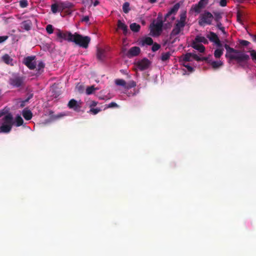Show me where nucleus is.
Returning a JSON list of instances; mask_svg holds the SVG:
<instances>
[{
  "label": "nucleus",
  "mask_w": 256,
  "mask_h": 256,
  "mask_svg": "<svg viewBox=\"0 0 256 256\" xmlns=\"http://www.w3.org/2000/svg\"><path fill=\"white\" fill-rule=\"evenodd\" d=\"M118 28L122 30L124 35L127 34L128 31V26L124 23L122 22L120 20H118Z\"/></svg>",
  "instance_id": "obj_19"
},
{
  "label": "nucleus",
  "mask_w": 256,
  "mask_h": 256,
  "mask_svg": "<svg viewBox=\"0 0 256 256\" xmlns=\"http://www.w3.org/2000/svg\"><path fill=\"white\" fill-rule=\"evenodd\" d=\"M136 64L138 68L140 71H142L148 68L150 62L148 58H144L138 60Z\"/></svg>",
  "instance_id": "obj_10"
},
{
  "label": "nucleus",
  "mask_w": 256,
  "mask_h": 256,
  "mask_svg": "<svg viewBox=\"0 0 256 256\" xmlns=\"http://www.w3.org/2000/svg\"><path fill=\"white\" fill-rule=\"evenodd\" d=\"M8 84L14 88L22 87L24 84V78L18 76H14L8 80Z\"/></svg>",
  "instance_id": "obj_7"
},
{
  "label": "nucleus",
  "mask_w": 256,
  "mask_h": 256,
  "mask_svg": "<svg viewBox=\"0 0 256 256\" xmlns=\"http://www.w3.org/2000/svg\"><path fill=\"white\" fill-rule=\"evenodd\" d=\"M5 112L4 110H0V118H2Z\"/></svg>",
  "instance_id": "obj_58"
},
{
  "label": "nucleus",
  "mask_w": 256,
  "mask_h": 256,
  "mask_svg": "<svg viewBox=\"0 0 256 256\" xmlns=\"http://www.w3.org/2000/svg\"><path fill=\"white\" fill-rule=\"evenodd\" d=\"M58 5L59 12H61L66 8H70L74 6L72 4L68 2H60L58 3Z\"/></svg>",
  "instance_id": "obj_15"
},
{
  "label": "nucleus",
  "mask_w": 256,
  "mask_h": 256,
  "mask_svg": "<svg viewBox=\"0 0 256 256\" xmlns=\"http://www.w3.org/2000/svg\"><path fill=\"white\" fill-rule=\"evenodd\" d=\"M56 36L58 40L62 42L63 40L72 42L74 34H72L70 32H62L60 30H58L56 32Z\"/></svg>",
  "instance_id": "obj_6"
},
{
  "label": "nucleus",
  "mask_w": 256,
  "mask_h": 256,
  "mask_svg": "<svg viewBox=\"0 0 256 256\" xmlns=\"http://www.w3.org/2000/svg\"><path fill=\"white\" fill-rule=\"evenodd\" d=\"M100 111V109L99 108H91L90 110V112L94 114H97L98 112Z\"/></svg>",
  "instance_id": "obj_43"
},
{
  "label": "nucleus",
  "mask_w": 256,
  "mask_h": 256,
  "mask_svg": "<svg viewBox=\"0 0 256 256\" xmlns=\"http://www.w3.org/2000/svg\"><path fill=\"white\" fill-rule=\"evenodd\" d=\"M28 6L27 0H20V6L22 8H25Z\"/></svg>",
  "instance_id": "obj_38"
},
{
  "label": "nucleus",
  "mask_w": 256,
  "mask_h": 256,
  "mask_svg": "<svg viewBox=\"0 0 256 256\" xmlns=\"http://www.w3.org/2000/svg\"><path fill=\"white\" fill-rule=\"evenodd\" d=\"M226 4H227V1L226 0H220V5L221 6H226Z\"/></svg>",
  "instance_id": "obj_50"
},
{
  "label": "nucleus",
  "mask_w": 256,
  "mask_h": 256,
  "mask_svg": "<svg viewBox=\"0 0 256 256\" xmlns=\"http://www.w3.org/2000/svg\"><path fill=\"white\" fill-rule=\"evenodd\" d=\"M148 1L152 4L154 3L156 0H148Z\"/></svg>",
  "instance_id": "obj_60"
},
{
  "label": "nucleus",
  "mask_w": 256,
  "mask_h": 256,
  "mask_svg": "<svg viewBox=\"0 0 256 256\" xmlns=\"http://www.w3.org/2000/svg\"><path fill=\"white\" fill-rule=\"evenodd\" d=\"M90 41V37L88 36H82L76 32L74 34L72 42H74L80 46L86 48Z\"/></svg>",
  "instance_id": "obj_4"
},
{
  "label": "nucleus",
  "mask_w": 256,
  "mask_h": 256,
  "mask_svg": "<svg viewBox=\"0 0 256 256\" xmlns=\"http://www.w3.org/2000/svg\"><path fill=\"white\" fill-rule=\"evenodd\" d=\"M208 64H209L214 69L218 68L223 65V62L221 60H219V61L210 60L209 62H208Z\"/></svg>",
  "instance_id": "obj_21"
},
{
  "label": "nucleus",
  "mask_w": 256,
  "mask_h": 256,
  "mask_svg": "<svg viewBox=\"0 0 256 256\" xmlns=\"http://www.w3.org/2000/svg\"><path fill=\"white\" fill-rule=\"evenodd\" d=\"M214 18L216 23H218V22H220V20L222 18V12H214Z\"/></svg>",
  "instance_id": "obj_27"
},
{
  "label": "nucleus",
  "mask_w": 256,
  "mask_h": 256,
  "mask_svg": "<svg viewBox=\"0 0 256 256\" xmlns=\"http://www.w3.org/2000/svg\"><path fill=\"white\" fill-rule=\"evenodd\" d=\"M242 16V12H241L240 10H238L236 14L237 20L240 22H242L241 17Z\"/></svg>",
  "instance_id": "obj_44"
},
{
  "label": "nucleus",
  "mask_w": 256,
  "mask_h": 256,
  "mask_svg": "<svg viewBox=\"0 0 256 256\" xmlns=\"http://www.w3.org/2000/svg\"><path fill=\"white\" fill-rule=\"evenodd\" d=\"M22 115L25 120H30L32 116V114L30 110L24 109L22 112Z\"/></svg>",
  "instance_id": "obj_20"
},
{
  "label": "nucleus",
  "mask_w": 256,
  "mask_h": 256,
  "mask_svg": "<svg viewBox=\"0 0 256 256\" xmlns=\"http://www.w3.org/2000/svg\"><path fill=\"white\" fill-rule=\"evenodd\" d=\"M128 52L126 51V49L125 48H122V52L126 55Z\"/></svg>",
  "instance_id": "obj_57"
},
{
  "label": "nucleus",
  "mask_w": 256,
  "mask_h": 256,
  "mask_svg": "<svg viewBox=\"0 0 256 256\" xmlns=\"http://www.w3.org/2000/svg\"><path fill=\"white\" fill-rule=\"evenodd\" d=\"M207 37L209 38L210 41L214 42L218 47L222 46V44L218 37L214 32H210V34L208 35Z\"/></svg>",
  "instance_id": "obj_13"
},
{
  "label": "nucleus",
  "mask_w": 256,
  "mask_h": 256,
  "mask_svg": "<svg viewBox=\"0 0 256 256\" xmlns=\"http://www.w3.org/2000/svg\"><path fill=\"white\" fill-rule=\"evenodd\" d=\"M98 90V88H95L94 86H88L86 89V94L88 95H90L93 94L95 90Z\"/></svg>",
  "instance_id": "obj_32"
},
{
  "label": "nucleus",
  "mask_w": 256,
  "mask_h": 256,
  "mask_svg": "<svg viewBox=\"0 0 256 256\" xmlns=\"http://www.w3.org/2000/svg\"><path fill=\"white\" fill-rule=\"evenodd\" d=\"M224 50L222 48H217L214 50V56L216 58H219L222 55Z\"/></svg>",
  "instance_id": "obj_30"
},
{
  "label": "nucleus",
  "mask_w": 256,
  "mask_h": 256,
  "mask_svg": "<svg viewBox=\"0 0 256 256\" xmlns=\"http://www.w3.org/2000/svg\"><path fill=\"white\" fill-rule=\"evenodd\" d=\"M89 16H84L82 18V22H88V21H89Z\"/></svg>",
  "instance_id": "obj_53"
},
{
  "label": "nucleus",
  "mask_w": 256,
  "mask_h": 256,
  "mask_svg": "<svg viewBox=\"0 0 256 256\" xmlns=\"http://www.w3.org/2000/svg\"><path fill=\"white\" fill-rule=\"evenodd\" d=\"M248 34L252 38L253 42H256V34H253L250 32H248Z\"/></svg>",
  "instance_id": "obj_52"
},
{
  "label": "nucleus",
  "mask_w": 256,
  "mask_h": 256,
  "mask_svg": "<svg viewBox=\"0 0 256 256\" xmlns=\"http://www.w3.org/2000/svg\"><path fill=\"white\" fill-rule=\"evenodd\" d=\"M130 27L131 30L135 32H139L140 28V25L136 22L130 24Z\"/></svg>",
  "instance_id": "obj_28"
},
{
  "label": "nucleus",
  "mask_w": 256,
  "mask_h": 256,
  "mask_svg": "<svg viewBox=\"0 0 256 256\" xmlns=\"http://www.w3.org/2000/svg\"><path fill=\"white\" fill-rule=\"evenodd\" d=\"M35 56H28L24 60V64L30 70H34L36 68V62L34 61Z\"/></svg>",
  "instance_id": "obj_9"
},
{
  "label": "nucleus",
  "mask_w": 256,
  "mask_h": 256,
  "mask_svg": "<svg viewBox=\"0 0 256 256\" xmlns=\"http://www.w3.org/2000/svg\"><path fill=\"white\" fill-rule=\"evenodd\" d=\"M122 10L125 14H127L130 10V3L125 2L122 5Z\"/></svg>",
  "instance_id": "obj_33"
},
{
  "label": "nucleus",
  "mask_w": 256,
  "mask_h": 256,
  "mask_svg": "<svg viewBox=\"0 0 256 256\" xmlns=\"http://www.w3.org/2000/svg\"><path fill=\"white\" fill-rule=\"evenodd\" d=\"M106 56V51L105 50L98 48L96 52L97 58L100 61L104 60Z\"/></svg>",
  "instance_id": "obj_17"
},
{
  "label": "nucleus",
  "mask_w": 256,
  "mask_h": 256,
  "mask_svg": "<svg viewBox=\"0 0 256 256\" xmlns=\"http://www.w3.org/2000/svg\"><path fill=\"white\" fill-rule=\"evenodd\" d=\"M136 86V83L134 81H130L128 84H126V88L129 89L134 88Z\"/></svg>",
  "instance_id": "obj_42"
},
{
  "label": "nucleus",
  "mask_w": 256,
  "mask_h": 256,
  "mask_svg": "<svg viewBox=\"0 0 256 256\" xmlns=\"http://www.w3.org/2000/svg\"><path fill=\"white\" fill-rule=\"evenodd\" d=\"M163 22L162 20H158L156 24L154 22L152 24V32L154 35L158 36L160 34L162 30Z\"/></svg>",
  "instance_id": "obj_8"
},
{
  "label": "nucleus",
  "mask_w": 256,
  "mask_h": 256,
  "mask_svg": "<svg viewBox=\"0 0 256 256\" xmlns=\"http://www.w3.org/2000/svg\"><path fill=\"white\" fill-rule=\"evenodd\" d=\"M172 55V52H162L161 55V60L162 62H166L170 58V56Z\"/></svg>",
  "instance_id": "obj_29"
},
{
  "label": "nucleus",
  "mask_w": 256,
  "mask_h": 256,
  "mask_svg": "<svg viewBox=\"0 0 256 256\" xmlns=\"http://www.w3.org/2000/svg\"><path fill=\"white\" fill-rule=\"evenodd\" d=\"M98 102L95 101H92L90 104V107L91 108H93L92 107H94L97 105Z\"/></svg>",
  "instance_id": "obj_55"
},
{
  "label": "nucleus",
  "mask_w": 256,
  "mask_h": 256,
  "mask_svg": "<svg viewBox=\"0 0 256 256\" xmlns=\"http://www.w3.org/2000/svg\"><path fill=\"white\" fill-rule=\"evenodd\" d=\"M214 19L213 14L210 12L205 10L201 14L198 18V23L200 26H204L205 25H210Z\"/></svg>",
  "instance_id": "obj_5"
},
{
  "label": "nucleus",
  "mask_w": 256,
  "mask_h": 256,
  "mask_svg": "<svg viewBox=\"0 0 256 256\" xmlns=\"http://www.w3.org/2000/svg\"><path fill=\"white\" fill-rule=\"evenodd\" d=\"M80 104V102H78L76 100L71 99L69 101L68 104V106L70 109H72L75 111H78L80 110L81 108Z\"/></svg>",
  "instance_id": "obj_12"
},
{
  "label": "nucleus",
  "mask_w": 256,
  "mask_h": 256,
  "mask_svg": "<svg viewBox=\"0 0 256 256\" xmlns=\"http://www.w3.org/2000/svg\"><path fill=\"white\" fill-rule=\"evenodd\" d=\"M118 106L115 102H111L108 105L106 108H118Z\"/></svg>",
  "instance_id": "obj_45"
},
{
  "label": "nucleus",
  "mask_w": 256,
  "mask_h": 256,
  "mask_svg": "<svg viewBox=\"0 0 256 256\" xmlns=\"http://www.w3.org/2000/svg\"><path fill=\"white\" fill-rule=\"evenodd\" d=\"M216 24H217L216 27L219 30H220L224 34H226V32L225 31V28H224V27L222 26V24L221 22H218V23H216Z\"/></svg>",
  "instance_id": "obj_40"
},
{
  "label": "nucleus",
  "mask_w": 256,
  "mask_h": 256,
  "mask_svg": "<svg viewBox=\"0 0 256 256\" xmlns=\"http://www.w3.org/2000/svg\"><path fill=\"white\" fill-rule=\"evenodd\" d=\"M180 7V4L179 3L176 4L164 16V21L167 20V18H169L170 16L172 14H175L178 11L179 8Z\"/></svg>",
  "instance_id": "obj_14"
},
{
  "label": "nucleus",
  "mask_w": 256,
  "mask_h": 256,
  "mask_svg": "<svg viewBox=\"0 0 256 256\" xmlns=\"http://www.w3.org/2000/svg\"><path fill=\"white\" fill-rule=\"evenodd\" d=\"M64 116V114H57V115H56L54 116V119H58V118H62V116Z\"/></svg>",
  "instance_id": "obj_54"
},
{
  "label": "nucleus",
  "mask_w": 256,
  "mask_h": 256,
  "mask_svg": "<svg viewBox=\"0 0 256 256\" xmlns=\"http://www.w3.org/2000/svg\"><path fill=\"white\" fill-rule=\"evenodd\" d=\"M22 28L26 30H29L32 26V22L30 20L24 21L22 24Z\"/></svg>",
  "instance_id": "obj_26"
},
{
  "label": "nucleus",
  "mask_w": 256,
  "mask_h": 256,
  "mask_svg": "<svg viewBox=\"0 0 256 256\" xmlns=\"http://www.w3.org/2000/svg\"><path fill=\"white\" fill-rule=\"evenodd\" d=\"M224 47L226 50L225 56L229 62L235 60L238 66L243 68L248 66V62L250 60L248 54L235 50L227 44H225Z\"/></svg>",
  "instance_id": "obj_1"
},
{
  "label": "nucleus",
  "mask_w": 256,
  "mask_h": 256,
  "mask_svg": "<svg viewBox=\"0 0 256 256\" xmlns=\"http://www.w3.org/2000/svg\"><path fill=\"white\" fill-rule=\"evenodd\" d=\"M193 41L198 43L202 42L204 44H208V40L205 37L200 36H196Z\"/></svg>",
  "instance_id": "obj_22"
},
{
  "label": "nucleus",
  "mask_w": 256,
  "mask_h": 256,
  "mask_svg": "<svg viewBox=\"0 0 256 256\" xmlns=\"http://www.w3.org/2000/svg\"><path fill=\"white\" fill-rule=\"evenodd\" d=\"M2 61L12 66V58L8 54H5L2 56Z\"/></svg>",
  "instance_id": "obj_23"
},
{
  "label": "nucleus",
  "mask_w": 256,
  "mask_h": 256,
  "mask_svg": "<svg viewBox=\"0 0 256 256\" xmlns=\"http://www.w3.org/2000/svg\"><path fill=\"white\" fill-rule=\"evenodd\" d=\"M16 126H20L23 124L24 120L20 116H18L16 118Z\"/></svg>",
  "instance_id": "obj_35"
},
{
  "label": "nucleus",
  "mask_w": 256,
  "mask_h": 256,
  "mask_svg": "<svg viewBox=\"0 0 256 256\" xmlns=\"http://www.w3.org/2000/svg\"><path fill=\"white\" fill-rule=\"evenodd\" d=\"M250 55L253 60H256V52L254 50L252 51Z\"/></svg>",
  "instance_id": "obj_51"
},
{
  "label": "nucleus",
  "mask_w": 256,
  "mask_h": 256,
  "mask_svg": "<svg viewBox=\"0 0 256 256\" xmlns=\"http://www.w3.org/2000/svg\"><path fill=\"white\" fill-rule=\"evenodd\" d=\"M51 10L54 14L59 12V5L58 4H54L51 6Z\"/></svg>",
  "instance_id": "obj_34"
},
{
  "label": "nucleus",
  "mask_w": 256,
  "mask_h": 256,
  "mask_svg": "<svg viewBox=\"0 0 256 256\" xmlns=\"http://www.w3.org/2000/svg\"><path fill=\"white\" fill-rule=\"evenodd\" d=\"M184 66L190 72H192L194 70V68L188 64H184Z\"/></svg>",
  "instance_id": "obj_47"
},
{
  "label": "nucleus",
  "mask_w": 256,
  "mask_h": 256,
  "mask_svg": "<svg viewBox=\"0 0 256 256\" xmlns=\"http://www.w3.org/2000/svg\"><path fill=\"white\" fill-rule=\"evenodd\" d=\"M140 44L142 46H144V45H148L150 46L153 44V40L152 38L150 37H146L143 39H142L140 42Z\"/></svg>",
  "instance_id": "obj_18"
},
{
  "label": "nucleus",
  "mask_w": 256,
  "mask_h": 256,
  "mask_svg": "<svg viewBox=\"0 0 256 256\" xmlns=\"http://www.w3.org/2000/svg\"><path fill=\"white\" fill-rule=\"evenodd\" d=\"M52 113H53V112H52V111H50V114H52Z\"/></svg>",
  "instance_id": "obj_64"
},
{
  "label": "nucleus",
  "mask_w": 256,
  "mask_h": 256,
  "mask_svg": "<svg viewBox=\"0 0 256 256\" xmlns=\"http://www.w3.org/2000/svg\"><path fill=\"white\" fill-rule=\"evenodd\" d=\"M192 58L198 62H200L201 58L199 57L196 54H192Z\"/></svg>",
  "instance_id": "obj_49"
},
{
  "label": "nucleus",
  "mask_w": 256,
  "mask_h": 256,
  "mask_svg": "<svg viewBox=\"0 0 256 256\" xmlns=\"http://www.w3.org/2000/svg\"><path fill=\"white\" fill-rule=\"evenodd\" d=\"M140 52V49L138 46L132 47L126 52V56L128 58L138 56Z\"/></svg>",
  "instance_id": "obj_11"
},
{
  "label": "nucleus",
  "mask_w": 256,
  "mask_h": 256,
  "mask_svg": "<svg viewBox=\"0 0 256 256\" xmlns=\"http://www.w3.org/2000/svg\"><path fill=\"white\" fill-rule=\"evenodd\" d=\"M210 60L208 59V57H202L200 58V61H206L208 63Z\"/></svg>",
  "instance_id": "obj_56"
},
{
  "label": "nucleus",
  "mask_w": 256,
  "mask_h": 256,
  "mask_svg": "<svg viewBox=\"0 0 256 256\" xmlns=\"http://www.w3.org/2000/svg\"><path fill=\"white\" fill-rule=\"evenodd\" d=\"M24 103L25 102H22V103L21 104L20 106L22 107L24 106Z\"/></svg>",
  "instance_id": "obj_63"
},
{
  "label": "nucleus",
  "mask_w": 256,
  "mask_h": 256,
  "mask_svg": "<svg viewBox=\"0 0 256 256\" xmlns=\"http://www.w3.org/2000/svg\"><path fill=\"white\" fill-rule=\"evenodd\" d=\"M203 8L198 3L192 6L190 10L194 12L196 14H200Z\"/></svg>",
  "instance_id": "obj_25"
},
{
  "label": "nucleus",
  "mask_w": 256,
  "mask_h": 256,
  "mask_svg": "<svg viewBox=\"0 0 256 256\" xmlns=\"http://www.w3.org/2000/svg\"><path fill=\"white\" fill-rule=\"evenodd\" d=\"M46 30L49 34H52L54 32L53 26L51 24H48L46 27Z\"/></svg>",
  "instance_id": "obj_41"
},
{
  "label": "nucleus",
  "mask_w": 256,
  "mask_h": 256,
  "mask_svg": "<svg viewBox=\"0 0 256 256\" xmlns=\"http://www.w3.org/2000/svg\"><path fill=\"white\" fill-rule=\"evenodd\" d=\"M239 44L242 46H248L250 42L248 41L243 40H238Z\"/></svg>",
  "instance_id": "obj_37"
},
{
  "label": "nucleus",
  "mask_w": 256,
  "mask_h": 256,
  "mask_svg": "<svg viewBox=\"0 0 256 256\" xmlns=\"http://www.w3.org/2000/svg\"><path fill=\"white\" fill-rule=\"evenodd\" d=\"M100 4V2L98 0H96L94 2V6H98V4Z\"/></svg>",
  "instance_id": "obj_59"
},
{
  "label": "nucleus",
  "mask_w": 256,
  "mask_h": 256,
  "mask_svg": "<svg viewBox=\"0 0 256 256\" xmlns=\"http://www.w3.org/2000/svg\"><path fill=\"white\" fill-rule=\"evenodd\" d=\"M115 84L117 86H120L126 88V81L122 79H116L115 80Z\"/></svg>",
  "instance_id": "obj_31"
},
{
  "label": "nucleus",
  "mask_w": 256,
  "mask_h": 256,
  "mask_svg": "<svg viewBox=\"0 0 256 256\" xmlns=\"http://www.w3.org/2000/svg\"><path fill=\"white\" fill-rule=\"evenodd\" d=\"M152 45V50L154 52L158 50L160 48V45L157 43H154Z\"/></svg>",
  "instance_id": "obj_39"
},
{
  "label": "nucleus",
  "mask_w": 256,
  "mask_h": 256,
  "mask_svg": "<svg viewBox=\"0 0 256 256\" xmlns=\"http://www.w3.org/2000/svg\"><path fill=\"white\" fill-rule=\"evenodd\" d=\"M0 118V132L8 133L10 132L13 125V117L10 113H8Z\"/></svg>",
  "instance_id": "obj_2"
},
{
  "label": "nucleus",
  "mask_w": 256,
  "mask_h": 256,
  "mask_svg": "<svg viewBox=\"0 0 256 256\" xmlns=\"http://www.w3.org/2000/svg\"><path fill=\"white\" fill-rule=\"evenodd\" d=\"M191 58H192V53L188 52L181 57L180 60L184 62H190Z\"/></svg>",
  "instance_id": "obj_24"
},
{
  "label": "nucleus",
  "mask_w": 256,
  "mask_h": 256,
  "mask_svg": "<svg viewBox=\"0 0 256 256\" xmlns=\"http://www.w3.org/2000/svg\"><path fill=\"white\" fill-rule=\"evenodd\" d=\"M29 100H30L29 98H27L26 99L24 100L23 101V102H28Z\"/></svg>",
  "instance_id": "obj_62"
},
{
  "label": "nucleus",
  "mask_w": 256,
  "mask_h": 256,
  "mask_svg": "<svg viewBox=\"0 0 256 256\" xmlns=\"http://www.w3.org/2000/svg\"><path fill=\"white\" fill-rule=\"evenodd\" d=\"M44 64L42 62H38V70H40L42 68H44Z\"/></svg>",
  "instance_id": "obj_46"
},
{
  "label": "nucleus",
  "mask_w": 256,
  "mask_h": 256,
  "mask_svg": "<svg viewBox=\"0 0 256 256\" xmlns=\"http://www.w3.org/2000/svg\"><path fill=\"white\" fill-rule=\"evenodd\" d=\"M190 46L192 48L198 50L200 52H204L205 51V47L202 44H200L192 41Z\"/></svg>",
  "instance_id": "obj_16"
},
{
  "label": "nucleus",
  "mask_w": 256,
  "mask_h": 256,
  "mask_svg": "<svg viewBox=\"0 0 256 256\" xmlns=\"http://www.w3.org/2000/svg\"><path fill=\"white\" fill-rule=\"evenodd\" d=\"M209 0H200L198 2L199 4L202 6V8H205L206 6L208 4Z\"/></svg>",
  "instance_id": "obj_36"
},
{
  "label": "nucleus",
  "mask_w": 256,
  "mask_h": 256,
  "mask_svg": "<svg viewBox=\"0 0 256 256\" xmlns=\"http://www.w3.org/2000/svg\"><path fill=\"white\" fill-rule=\"evenodd\" d=\"M8 38V36H0V43H2V42H4Z\"/></svg>",
  "instance_id": "obj_48"
},
{
  "label": "nucleus",
  "mask_w": 256,
  "mask_h": 256,
  "mask_svg": "<svg viewBox=\"0 0 256 256\" xmlns=\"http://www.w3.org/2000/svg\"><path fill=\"white\" fill-rule=\"evenodd\" d=\"M180 20L176 21L174 26L170 33V38L178 34L181 31L183 30L184 28L186 26V11L184 10L180 14Z\"/></svg>",
  "instance_id": "obj_3"
},
{
  "label": "nucleus",
  "mask_w": 256,
  "mask_h": 256,
  "mask_svg": "<svg viewBox=\"0 0 256 256\" xmlns=\"http://www.w3.org/2000/svg\"><path fill=\"white\" fill-rule=\"evenodd\" d=\"M33 96V94H30L28 96V98H29V100H30V98H32Z\"/></svg>",
  "instance_id": "obj_61"
}]
</instances>
